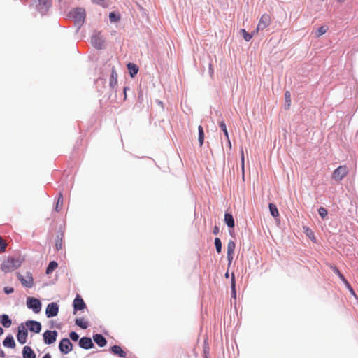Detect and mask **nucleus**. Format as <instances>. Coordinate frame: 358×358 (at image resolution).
I'll return each instance as SVG.
<instances>
[{
    "label": "nucleus",
    "mask_w": 358,
    "mask_h": 358,
    "mask_svg": "<svg viewBox=\"0 0 358 358\" xmlns=\"http://www.w3.org/2000/svg\"><path fill=\"white\" fill-rule=\"evenodd\" d=\"M241 165H242V170L243 172L244 171V152H243V149H241Z\"/></svg>",
    "instance_id": "45"
},
{
    "label": "nucleus",
    "mask_w": 358,
    "mask_h": 358,
    "mask_svg": "<svg viewBox=\"0 0 358 358\" xmlns=\"http://www.w3.org/2000/svg\"><path fill=\"white\" fill-rule=\"evenodd\" d=\"M126 92H127V91H115V92H116V93H117V92H119V93H120V95L121 96H123V97H124V98H123L124 99H126Z\"/></svg>",
    "instance_id": "46"
},
{
    "label": "nucleus",
    "mask_w": 358,
    "mask_h": 358,
    "mask_svg": "<svg viewBox=\"0 0 358 358\" xmlns=\"http://www.w3.org/2000/svg\"><path fill=\"white\" fill-rule=\"evenodd\" d=\"M21 264L20 258L8 257L3 262L1 268L3 272L9 273L19 268Z\"/></svg>",
    "instance_id": "1"
},
{
    "label": "nucleus",
    "mask_w": 358,
    "mask_h": 358,
    "mask_svg": "<svg viewBox=\"0 0 358 358\" xmlns=\"http://www.w3.org/2000/svg\"><path fill=\"white\" fill-rule=\"evenodd\" d=\"M109 18L111 22H116L119 20V17H117L114 13H110L109 14Z\"/></svg>",
    "instance_id": "43"
},
{
    "label": "nucleus",
    "mask_w": 358,
    "mask_h": 358,
    "mask_svg": "<svg viewBox=\"0 0 358 358\" xmlns=\"http://www.w3.org/2000/svg\"><path fill=\"white\" fill-rule=\"evenodd\" d=\"M318 213H319V215L321 216L322 218H324L327 215V214H328V212L326 210V208H324L323 207H320L318 209Z\"/></svg>",
    "instance_id": "39"
},
{
    "label": "nucleus",
    "mask_w": 358,
    "mask_h": 358,
    "mask_svg": "<svg viewBox=\"0 0 358 358\" xmlns=\"http://www.w3.org/2000/svg\"><path fill=\"white\" fill-rule=\"evenodd\" d=\"M310 236H311V234H308V237H310Z\"/></svg>",
    "instance_id": "53"
},
{
    "label": "nucleus",
    "mask_w": 358,
    "mask_h": 358,
    "mask_svg": "<svg viewBox=\"0 0 358 358\" xmlns=\"http://www.w3.org/2000/svg\"><path fill=\"white\" fill-rule=\"evenodd\" d=\"M3 344L5 347L14 348L15 347V343L13 337L11 335L6 337L4 341H3Z\"/></svg>",
    "instance_id": "21"
},
{
    "label": "nucleus",
    "mask_w": 358,
    "mask_h": 358,
    "mask_svg": "<svg viewBox=\"0 0 358 358\" xmlns=\"http://www.w3.org/2000/svg\"><path fill=\"white\" fill-rule=\"evenodd\" d=\"M215 245L217 252L218 253H220L222 251V242L219 238H215Z\"/></svg>",
    "instance_id": "33"
},
{
    "label": "nucleus",
    "mask_w": 358,
    "mask_h": 358,
    "mask_svg": "<svg viewBox=\"0 0 358 358\" xmlns=\"http://www.w3.org/2000/svg\"><path fill=\"white\" fill-rule=\"evenodd\" d=\"M79 345L84 349H90L94 346V344L90 338L83 337L79 341Z\"/></svg>",
    "instance_id": "16"
},
{
    "label": "nucleus",
    "mask_w": 358,
    "mask_h": 358,
    "mask_svg": "<svg viewBox=\"0 0 358 358\" xmlns=\"http://www.w3.org/2000/svg\"><path fill=\"white\" fill-rule=\"evenodd\" d=\"M198 131H199V145L201 147L203 145V141H204V131H203V129L202 126H201V125L199 126Z\"/></svg>",
    "instance_id": "28"
},
{
    "label": "nucleus",
    "mask_w": 358,
    "mask_h": 358,
    "mask_svg": "<svg viewBox=\"0 0 358 358\" xmlns=\"http://www.w3.org/2000/svg\"><path fill=\"white\" fill-rule=\"evenodd\" d=\"M224 222L229 227L232 228L234 227V220L232 215L226 213L224 215Z\"/></svg>",
    "instance_id": "24"
},
{
    "label": "nucleus",
    "mask_w": 358,
    "mask_h": 358,
    "mask_svg": "<svg viewBox=\"0 0 358 358\" xmlns=\"http://www.w3.org/2000/svg\"><path fill=\"white\" fill-rule=\"evenodd\" d=\"M73 314H76L78 310H82L86 308V304L83 299L77 295L73 302Z\"/></svg>",
    "instance_id": "10"
},
{
    "label": "nucleus",
    "mask_w": 358,
    "mask_h": 358,
    "mask_svg": "<svg viewBox=\"0 0 358 358\" xmlns=\"http://www.w3.org/2000/svg\"><path fill=\"white\" fill-rule=\"evenodd\" d=\"M109 86L110 88H115L117 86V73L113 67L110 76Z\"/></svg>",
    "instance_id": "17"
},
{
    "label": "nucleus",
    "mask_w": 358,
    "mask_h": 358,
    "mask_svg": "<svg viewBox=\"0 0 358 358\" xmlns=\"http://www.w3.org/2000/svg\"><path fill=\"white\" fill-rule=\"evenodd\" d=\"M58 266V264L55 262V261H52L49 263L47 268H46V274L47 275H49L50 274L55 268H57Z\"/></svg>",
    "instance_id": "26"
},
{
    "label": "nucleus",
    "mask_w": 358,
    "mask_h": 358,
    "mask_svg": "<svg viewBox=\"0 0 358 358\" xmlns=\"http://www.w3.org/2000/svg\"><path fill=\"white\" fill-rule=\"evenodd\" d=\"M26 325L31 331L34 333H39L41 330V324L37 321L28 320L26 322Z\"/></svg>",
    "instance_id": "13"
},
{
    "label": "nucleus",
    "mask_w": 358,
    "mask_h": 358,
    "mask_svg": "<svg viewBox=\"0 0 358 358\" xmlns=\"http://www.w3.org/2000/svg\"><path fill=\"white\" fill-rule=\"evenodd\" d=\"M62 206H63V194H62V193L60 192L59 194L57 201L55 205V211L59 212L62 210Z\"/></svg>",
    "instance_id": "25"
},
{
    "label": "nucleus",
    "mask_w": 358,
    "mask_h": 358,
    "mask_svg": "<svg viewBox=\"0 0 358 358\" xmlns=\"http://www.w3.org/2000/svg\"><path fill=\"white\" fill-rule=\"evenodd\" d=\"M69 336L74 341H77L78 340V338H79L78 334L76 332H75V331H71L69 334Z\"/></svg>",
    "instance_id": "41"
},
{
    "label": "nucleus",
    "mask_w": 358,
    "mask_h": 358,
    "mask_svg": "<svg viewBox=\"0 0 358 358\" xmlns=\"http://www.w3.org/2000/svg\"><path fill=\"white\" fill-rule=\"evenodd\" d=\"M17 277L21 282L22 285L27 288H31L34 286V278L31 272H27L25 275H22L21 273H17Z\"/></svg>",
    "instance_id": "4"
},
{
    "label": "nucleus",
    "mask_w": 358,
    "mask_h": 358,
    "mask_svg": "<svg viewBox=\"0 0 358 358\" xmlns=\"http://www.w3.org/2000/svg\"><path fill=\"white\" fill-rule=\"evenodd\" d=\"M109 0H92L96 4H99L103 7H107L108 6Z\"/></svg>",
    "instance_id": "37"
},
{
    "label": "nucleus",
    "mask_w": 358,
    "mask_h": 358,
    "mask_svg": "<svg viewBox=\"0 0 358 358\" xmlns=\"http://www.w3.org/2000/svg\"><path fill=\"white\" fill-rule=\"evenodd\" d=\"M105 40L100 33L94 34L92 37V43L97 49L103 47Z\"/></svg>",
    "instance_id": "9"
},
{
    "label": "nucleus",
    "mask_w": 358,
    "mask_h": 358,
    "mask_svg": "<svg viewBox=\"0 0 358 358\" xmlns=\"http://www.w3.org/2000/svg\"><path fill=\"white\" fill-rule=\"evenodd\" d=\"M219 125H220L221 129L223 131L226 138L229 141V146L231 147V142L229 141V134H228L227 129L225 123L223 121H221V122H219Z\"/></svg>",
    "instance_id": "30"
},
{
    "label": "nucleus",
    "mask_w": 358,
    "mask_h": 358,
    "mask_svg": "<svg viewBox=\"0 0 358 358\" xmlns=\"http://www.w3.org/2000/svg\"><path fill=\"white\" fill-rule=\"evenodd\" d=\"M334 272L339 277V278L344 282L347 280L344 277V275L339 271V270L336 267H332Z\"/></svg>",
    "instance_id": "34"
},
{
    "label": "nucleus",
    "mask_w": 358,
    "mask_h": 358,
    "mask_svg": "<svg viewBox=\"0 0 358 358\" xmlns=\"http://www.w3.org/2000/svg\"><path fill=\"white\" fill-rule=\"evenodd\" d=\"M4 292L6 294H9L14 292V289L10 287H4Z\"/></svg>",
    "instance_id": "44"
},
{
    "label": "nucleus",
    "mask_w": 358,
    "mask_h": 358,
    "mask_svg": "<svg viewBox=\"0 0 358 358\" xmlns=\"http://www.w3.org/2000/svg\"><path fill=\"white\" fill-rule=\"evenodd\" d=\"M345 284V285L346 286V287L348 288V289L350 292V293L353 295V296H356V294L354 291V289H352V287H351V285H350V283L348 282V280H346L345 282H343Z\"/></svg>",
    "instance_id": "40"
},
{
    "label": "nucleus",
    "mask_w": 358,
    "mask_h": 358,
    "mask_svg": "<svg viewBox=\"0 0 358 358\" xmlns=\"http://www.w3.org/2000/svg\"><path fill=\"white\" fill-rule=\"evenodd\" d=\"M7 246L6 242L0 236V253L3 252L6 250Z\"/></svg>",
    "instance_id": "36"
},
{
    "label": "nucleus",
    "mask_w": 358,
    "mask_h": 358,
    "mask_svg": "<svg viewBox=\"0 0 358 358\" xmlns=\"http://www.w3.org/2000/svg\"><path fill=\"white\" fill-rule=\"evenodd\" d=\"M55 248L57 250H60L62 248V239L59 236L55 241Z\"/></svg>",
    "instance_id": "38"
},
{
    "label": "nucleus",
    "mask_w": 358,
    "mask_h": 358,
    "mask_svg": "<svg viewBox=\"0 0 358 358\" xmlns=\"http://www.w3.org/2000/svg\"><path fill=\"white\" fill-rule=\"evenodd\" d=\"M241 33L243 34V38L246 41H249L252 38V35H254L253 33L252 34H248L245 29H241Z\"/></svg>",
    "instance_id": "35"
},
{
    "label": "nucleus",
    "mask_w": 358,
    "mask_h": 358,
    "mask_svg": "<svg viewBox=\"0 0 358 358\" xmlns=\"http://www.w3.org/2000/svg\"><path fill=\"white\" fill-rule=\"evenodd\" d=\"M28 332L26 328L22 324L18 327V332L17 334V339L21 344H24L27 342Z\"/></svg>",
    "instance_id": "11"
},
{
    "label": "nucleus",
    "mask_w": 358,
    "mask_h": 358,
    "mask_svg": "<svg viewBox=\"0 0 358 358\" xmlns=\"http://www.w3.org/2000/svg\"><path fill=\"white\" fill-rule=\"evenodd\" d=\"M310 236H311V234H308V237H310Z\"/></svg>",
    "instance_id": "54"
},
{
    "label": "nucleus",
    "mask_w": 358,
    "mask_h": 358,
    "mask_svg": "<svg viewBox=\"0 0 358 358\" xmlns=\"http://www.w3.org/2000/svg\"><path fill=\"white\" fill-rule=\"evenodd\" d=\"M85 16V10L82 8H76L73 11V17L79 24H82L84 22Z\"/></svg>",
    "instance_id": "6"
},
{
    "label": "nucleus",
    "mask_w": 358,
    "mask_h": 358,
    "mask_svg": "<svg viewBox=\"0 0 358 358\" xmlns=\"http://www.w3.org/2000/svg\"><path fill=\"white\" fill-rule=\"evenodd\" d=\"M110 351L120 357L125 358L127 357V353L124 352L122 348L119 345H113L110 348Z\"/></svg>",
    "instance_id": "18"
},
{
    "label": "nucleus",
    "mask_w": 358,
    "mask_h": 358,
    "mask_svg": "<svg viewBox=\"0 0 358 358\" xmlns=\"http://www.w3.org/2000/svg\"><path fill=\"white\" fill-rule=\"evenodd\" d=\"M37 1L36 6L41 13L46 11L52 5V0H37Z\"/></svg>",
    "instance_id": "15"
},
{
    "label": "nucleus",
    "mask_w": 358,
    "mask_h": 358,
    "mask_svg": "<svg viewBox=\"0 0 358 358\" xmlns=\"http://www.w3.org/2000/svg\"><path fill=\"white\" fill-rule=\"evenodd\" d=\"M27 306L29 309H32L35 313H38L41 310V303L39 299L28 297L27 299Z\"/></svg>",
    "instance_id": "5"
},
{
    "label": "nucleus",
    "mask_w": 358,
    "mask_h": 358,
    "mask_svg": "<svg viewBox=\"0 0 358 358\" xmlns=\"http://www.w3.org/2000/svg\"><path fill=\"white\" fill-rule=\"evenodd\" d=\"M235 248V242L231 240L229 241L227 243V259L229 261V264H231L233 260Z\"/></svg>",
    "instance_id": "14"
},
{
    "label": "nucleus",
    "mask_w": 358,
    "mask_h": 358,
    "mask_svg": "<svg viewBox=\"0 0 358 358\" xmlns=\"http://www.w3.org/2000/svg\"><path fill=\"white\" fill-rule=\"evenodd\" d=\"M225 277H226V278H229V273H228V272H227V273H225Z\"/></svg>",
    "instance_id": "52"
},
{
    "label": "nucleus",
    "mask_w": 358,
    "mask_h": 358,
    "mask_svg": "<svg viewBox=\"0 0 358 358\" xmlns=\"http://www.w3.org/2000/svg\"><path fill=\"white\" fill-rule=\"evenodd\" d=\"M310 236H311V234H308V237H310Z\"/></svg>",
    "instance_id": "55"
},
{
    "label": "nucleus",
    "mask_w": 358,
    "mask_h": 358,
    "mask_svg": "<svg viewBox=\"0 0 358 358\" xmlns=\"http://www.w3.org/2000/svg\"><path fill=\"white\" fill-rule=\"evenodd\" d=\"M328 31V27L326 25L321 26L317 31V36L320 37Z\"/></svg>",
    "instance_id": "32"
},
{
    "label": "nucleus",
    "mask_w": 358,
    "mask_h": 358,
    "mask_svg": "<svg viewBox=\"0 0 358 358\" xmlns=\"http://www.w3.org/2000/svg\"><path fill=\"white\" fill-rule=\"evenodd\" d=\"M3 333V329L0 327V336L2 335Z\"/></svg>",
    "instance_id": "50"
},
{
    "label": "nucleus",
    "mask_w": 358,
    "mask_h": 358,
    "mask_svg": "<svg viewBox=\"0 0 358 358\" xmlns=\"http://www.w3.org/2000/svg\"><path fill=\"white\" fill-rule=\"evenodd\" d=\"M43 358H52L51 355L50 353H46L43 357Z\"/></svg>",
    "instance_id": "48"
},
{
    "label": "nucleus",
    "mask_w": 358,
    "mask_h": 358,
    "mask_svg": "<svg viewBox=\"0 0 358 358\" xmlns=\"http://www.w3.org/2000/svg\"><path fill=\"white\" fill-rule=\"evenodd\" d=\"M5 353L3 350H0V357H4Z\"/></svg>",
    "instance_id": "49"
},
{
    "label": "nucleus",
    "mask_w": 358,
    "mask_h": 358,
    "mask_svg": "<svg viewBox=\"0 0 358 358\" xmlns=\"http://www.w3.org/2000/svg\"><path fill=\"white\" fill-rule=\"evenodd\" d=\"M219 227L217 226H215L213 228V234H217L219 233Z\"/></svg>",
    "instance_id": "47"
},
{
    "label": "nucleus",
    "mask_w": 358,
    "mask_h": 358,
    "mask_svg": "<svg viewBox=\"0 0 358 358\" xmlns=\"http://www.w3.org/2000/svg\"><path fill=\"white\" fill-rule=\"evenodd\" d=\"M349 173V169L345 165L339 166L331 174L332 180L340 182Z\"/></svg>",
    "instance_id": "2"
},
{
    "label": "nucleus",
    "mask_w": 358,
    "mask_h": 358,
    "mask_svg": "<svg viewBox=\"0 0 358 358\" xmlns=\"http://www.w3.org/2000/svg\"><path fill=\"white\" fill-rule=\"evenodd\" d=\"M94 342L100 347H103L106 345L107 341L103 335L96 334L93 336Z\"/></svg>",
    "instance_id": "19"
},
{
    "label": "nucleus",
    "mask_w": 358,
    "mask_h": 358,
    "mask_svg": "<svg viewBox=\"0 0 358 358\" xmlns=\"http://www.w3.org/2000/svg\"><path fill=\"white\" fill-rule=\"evenodd\" d=\"M76 324L82 329H87L88 327V322L85 321L83 318H77L75 321Z\"/></svg>",
    "instance_id": "31"
},
{
    "label": "nucleus",
    "mask_w": 358,
    "mask_h": 358,
    "mask_svg": "<svg viewBox=\"0 0 358 358\" xmlns=\"http://www.w3.org/2000/svg\"><path fill=\"white\" fill-rule=\"evenodd\" d=\"M0 322L6 328L10 327L12 324L11 320L8 315L5 314L0 316Z\"/></svg>",
    "instance_id": "22"
},
{
    "label": "nucleus",
    "mask_w": 358,
    "mask_h": 358,
    "mask_svg": "<svg viewBox=\"0 0 358 358\" xmlns=\"http://www.w3.org/2000/svg\"><path fill=\"white\" fill-rule=\"evenodd\" d=\"M57 331L47 330L43 333L44 343L48 345L54 343L56 341L57 337Z\"/></svg>",
    "instance_id": "7"
},
{
    "label": "nucleus",
    "mask_w": 358,
    "mask_h": 358,
    "mask_svg": "<svg viewBox=\"0 0 358 358\" xmlns=\"http://www.w3.org/2000/svg\"><path fill=\"white\" fill-rule=\"evenodd\" d=\"M337 1H338V3H343V2L345 1V0H337Z\"/></svg>",
    "instance_id": "51"
},
{
    "label": "nucleus",
    "mask_w": 358,
    "mask_h": 358,
    "mask_svg": "<svg viewBox=\"0 0 358 358\" xmlns=\"http://www.w3.org/2000/svg\"><path fill=\"white\" fill-rule=\"evenodd\" d=\"M285 109L289 110L291 106V95L289 91H286L285 94Z\"/></svg>",
    "instance_id": "27"
},
{
    "label": "nucleus",
    "mask_w": 358,
    "mask_h": 358,
    "mask_svg": "<svg viewBox=\"0 0 358 358\" xmlns=\"http://www.w3.org/2000/svg\"><path fill=\"white\" fill-rule=\"evenodd\" d=\"M235 286H236V284H235L234 275L232 274V278H231V289H232V292H233V294L234 295H236Z\"/></svg>",
    "instance_id": "42"
},
{
    "label": "nucleus",
    "mask_w": 358,
    "mask_h": 358,
    "mask_svg": "<svg viewBox=\"0 0 358 358\" xmlns=\"http://www.w3.org/2000/svg\"><path fill=\"white\" fill-rule=\"evenodd\" d=\"M23 358H36V354L29 346H24L22 350Z\"/></svg>",
    "instance_id": "20"
},
{
    "label": "nucleus",
    "mask_w": 358,
    "mask_h": 358,
    "mask_svg": "<svg viewBox=\"0 0 358 358\" xmlns=\"http://www.w3.org/2000/svg\"><path fill=\"white\" fill-rule=\"evenodd\" d=\"M59 306L56 303H49L46 308L45 314L48 317H52L57 315Z\"/></svg>",
    "instance_id": "12"
},
{
    "label": "nucleus",
    "mask_w": 358,
    "mask_h": 358,
    "mask_svg": "<svg viewBox=\"0 0 358 358\" xmlns=\"http://www.w3.org/2000/svg\"><path fill=\"white\" fill-rule=\"evenodd\" d=\"M73 345L69 338H63L59 344V349L61 352L68 354L72 350Z\"/></svg>",
    "instance_id": "8"
},
{
    "label": "nucleus",
    "mask_w": 358,
    "mask_h": 358,
    "mask_svg": "<svg viewBox=\"0 0 358 358\" xmlns=\"http://www.w3.org/2000/svg\"><path fill=\"white\" fill-rule=\"evenodd\" d=\"M127 69L129 71L130 76L132 78L134 77L138 71V67L134 63H129L127 64Z\"/></svg>",
    "instance_id": "23"
},
{
    "label": "nucleus",
    "mask_w": 358,
    "mask_h": 358,
    "mask_svg": "<svg viewBox=\"0 0 358 358\" xmlns=\"http://www.w3.org/2000/svg\"><path fill=\"white\" fill-rule=\"evenodd\" d=\"M269 210L273 217H277L279 216L278 210L275 204L269 203Z\"/></svg>",
    "instance_id": "29"
},
{
    "label": "nucleus",
    "mask_w": 358,
    "mask_h": 358,
    "mask_svg": "<svg viewBox=\"0 0 358 358\" xmlns=\"http://www.w3.org/2000/svg\"><path fill=\"white\" fill-rule=\"evenodd\" d=\"M271 24V17L268 13H264L260 17L257 27L253 31V34H257L259 31H262L270 26Z\"/></svg>",
    "instance_id": "3"
}]
</instances>
